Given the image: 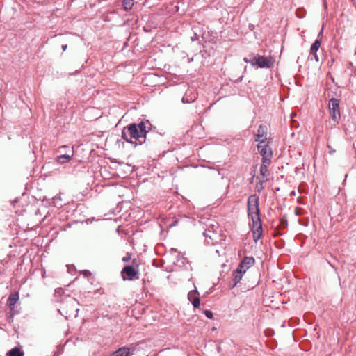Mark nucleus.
Listing matches in <instances>:
<instances>
[{
  "label": "nucleus",
  "mask_w": 356,
  "mask_h": 356,
  "mask_svg": "<svg viewBox=\"0 0 356 356\" xmlns=\"http://www.w3.org/2000/svg\"><path fill=\"white\" fill-rule=\"evenodd\" d=\"M152 128L153 126L148 120H143L139 123H131L123 128L122 138L136 147L145 143L147 134Z\"/></svg>",
  "instance_id": "nucleus-1"
},
{
  "label": "nucleus",
  "mask_w": 356,
  "mask_h": 356,
  "mask_svg": "<svg viewBox=\"0 0 356 356\" xmlns=\"http://www.w3.org/2000/svg\"><path fill=\"white\" fill-rule=\"evenodd\" d=\"M137 268L139 264L136 259L132 260V265H126L121 270V277L124 281L129 280L133 281L138 279V270L134 267Z\"/></svg>",
  "instance_id": "nucleus-2"
},
{
  "label": "nucleus",
  "mask_w": 356,
  "mask_h": 356,
  "mask_svg": "<svg viewBox=\"0 0 356 356\" xmlns=\"http://www.w3.org/2000/svg\"><path fill=\"white\" fill-rule=\"evenodd\" d=\"M340 100L337 98H331L329 100L328 107L330 115L332 120L334 122V125L339 124L341 119Z\"/></svg>",
  "instance_id": "nucleus-3"
},
{
  "label": "nucleus",
  "mask_w": 356,
  "mask_h": 356,
  "mask_svg": "<svg viewBox=\"0 0 356 356\" xmlns=\"http://www.w3.org/2000/svg\"><path fill=\"white\" fill-rule=\"evenodd\" d=\"M270 143L269 140L268 142L261 141V143H258L257 149L262 156L261 162L263 163H271L273 151L269 145Z\"/></svg>",
  "instance_id": "nucleus-4"
},
{
  "label": "nucleus",
  "mask_w": 356,
  "mask_h": 356,
  "mask_svg": "<svg viewBox=\"0 0 356 356\" xmlns=\"http://www.w3.org/2000/svg\"><path fill=\"white\" fill-rule=\"evenodd\" d=\"M248 211L249 216H254L256 220L258 219V215H259V197L255 194L248 197Z\"/></svg>",
  "instance_id": "nucleus-5"
},
{
  "label": "nucleus",
  "mask_w": 356,
  "mask_h": 356,
  "mask_svg": "<svg viewBox=\"0 0 356 356\" xmlns=\"http://www.w3.org/2000/svg\"><path fill=\"white\" fill-rule=\"evenodd\" d=\"M65 301H63L60 309L65 312L66 314H72L74 311L77 312L78 309L74 308L76 300L70 296L65 297Z\"/></svg>",
  "instance_id": "nucleus-6"
},
{
  "label": "nucleus",
  "mask_w": 356,
  "mask_h": 356,
  "mask_svg": "<svg viewBox=\"0 0 356 356\" xmlns=\"http://www.w3.org/2000/svg\"><path fill=\"white\" fill-rule=\"evenodd\" d=\"M268 128L266 125L260 124L258 128L257 133L255 135V141L261 143V141L268 142L271 141L270 138H268Z\"/></svg>",
  "instance_id": "nucleus-7"
},
{
  "label": "nucleus",
  "mask_w": 356,
  "mask_h": 356,
  "mask_svg": "<svg viewBox=\"0 0 356 356\" xmlns=\"http://www.w3.org/2000/svg\"><path fill=\"white\" fill-rule=\"evenodd\" d=\"M274 63L272 57H265L264 56L257 55V67L259 68H270Z\"/></svg>",
  "instance_id": "nucleus-8"
},
{
  "label": "nucleus",
  "mask_w": 356,
  "mask_h": 356,
  "mask_svg": "<svg viewBox=\"0 0 356 356\" xmlns=\"http://www.w3.org/2000/svg\"><path fill=\"white\" fill-rule=\"evenodd\" d=\"M199 293L196 288L189 291L188 293V299L192 303L195 308H197L200 304V300L198 296Z\"/></svg>",
  "instance_id": "nucleus-9"
},
{
  "label": "nucleus",
  "mask_w": 356,
  "mask_h": 356,
  "mask_svg": "<svg viewBox=\"0 0 356 356\" xmlns=\"http://www.w3.org/2000/svg\"><path fill=\"white\" fill-rule=\"evenodd\" d=\"M243 275L238 271L234 270L232 275V280L229 282V288L230 289L236 286L237 284L241 281Z\"/></svg>",
  "instance_id": "nucleus-10"
},
{
  "label": "nucleus",
  "mask_w": 356,
  "mask_h": 356,
  "mask_svg": "<svg viewBox=\"0 0 356 356\" xmlns=\"http://www.w3.org/2000/svg\"><path fill=\"white\" fill-rule=\"evenodd\" d=\"M19 300V293L18 292H13L10 294L8 298V304L10 307L14 306L17 301Z\"/></svg>",
  "instance_id": "nucleus-11"
},
{
  "label": "nucleus",
  "mask_w": 356,
  "mask_h": 356,
  "mask_svg": "<svg viewBox=\"0 0 356 356\" xmlns=\"http://www.w3.org/2000/svg\"><path fill=\"white\" fill-rule=\"evenodd\" d=\"M71 152H72L71 154H65L58 156L57 157L58 163L63 164V163H67L68 161H70L71 160L72 154H73V151H71Z\"/></svg>",
  "instance_id": "nucleus-12"
},
{
  "label": "nucleus",
  "mask_w": 356,
  "mask_h": 356,
  "mask_svg": "<svg viewBox=\"0 0 356 356\" xmlns=\"http://www.w3.org/2000/svg\"><path fill=\"white\" fill-rule=\"evenodd\" d=\"M253 232V240L257 242L260 239L262 235V225H259L257 228L252 230Z\"/></svg>",
  "instance_id": "nucleus-13"
},
{
  "label": "nucleus",
  "mask_w": 356,
  "mask_h": 356,
  "mask_svg": "<svg viewBox=\"0 0 356 356\" xmlns=\"http://www.w3.org/2000/svg\"><path fill=\"white\" fill-rule=\"evenodd\" d=\"M241 263L246 267V269H248L254 264V259L253 257H246L241 261Z\"/></svg>",
  "instance_id": "nucleus-14"
},
{
  "label": "nucleus",
  "mask_w": 356,
  "mask_h": 356,
  "mask_svg": "<svg viewBox=\"0 0 356 356\" xmlns=\"http://www.w3.org/2000/svg\"><path fill=\"white\" fill-rule=\"evenodd\" d=\"M8 356H24V352L22 351L19 348L15 347L8 352Z\"/></svg>",
  "instance_id": "nucleus-15"
},
{
  "label": "nucleus",
  "mask_w": 356,
  "mask_h": 356,
  "mask_svg": "<svg viewBox=\"0 0 356 356\" xmlns=\"http://www.w3.org/2000/svg\"><path fill=\"white\" fill-rule=\"evenodd\" d=\"M270 163H261L260 166V175L262 176V179H264L268 175V167Z\"/></svg>",
  "instance_id": "nucleus-16"
},
{
  "label": "nucleus",
  "mask_w": 356,
  "mask_h": 356,
  "mask_svg": "<svg viewBox=\"0 0 356 356\" xmlns=\"http://www.w3.org/2000/svg\"><path fill=\"white\" fill-rule=\"evenodd\" d=\"M321 41L320 39H316L315 40V42L312 44L311 47H310V50H309V52L310 53H315V52H317V51L318 50L320 46H321Z\"/></svg>",
  "instance_id": "nucleus-17"
},
{
  "label": "nucleus",
  "mask_w": 356,
  "mask_h": 356,
  "mask_svg": "<svg viewBox=\"0 0 356 356\" xmlns=\"http://www.w3.org/2000/svg\"><path fill=\"white\" fill-rule=\"evenodd\" d=\"M250 217H251V219H252V230L255 229L256 228L259 227V225H262L261 220V218H260V215H258V219L257 220H256V218H254V216H252Z\"/></svg>",
  "instance_id": "nucleus-18"
},
{
  "label": "nucleus",
  "mask_w": 356,
  "mask_h": 356,
  "mask_svg": "<svg viewBox=\"0 0 356 356\" xmlns=\"http://www.w3.org/2000/svg\"><path fill=\"white\" fill-rule=\"evenodd\" d=\"M243 60L246 63H250L252 66H257V55L255 56H252L250 58L245 57Z\"/></svg>",
  "instance_id": "nucleus-19"
},
{
  "label": "nucleus",
  "mask_w": 356,
  "mask_h": 356,
  "mask_svg": "<svg viewBox=\"0 0 356 356\" xmlns=\"http://www.w3.org/2000/svg\"><path fill=\"white\" fill-rule=\"evenodd\" d=\"M257 179H259V183L257 184L255 188L257 191L261 192L264 189V184L266 182V180L259 177H257Z\"/></svg>",
  "instance_id": "nucleus-20"
},
{
  "label": "nucleus",
  "mask_w": 356,
  "mask_h": 356,
  "mask_svg": "<svg viewBox=\"0 0 356 356\" xmlns=\"http://www.w3.org/2000/svg\"><path fill=\"white\" fill-rule=\"evenodd\" d=\"M133 5V0H123L122 6L126 10L131 9Z\"/></svg>",
  "instance_id": "nucleus-21"
},
{
  "label": "nucleus",
  "mask_w": 356,
  "mask_h": 356,
  "mask_svg": "<svg viewBox=\"0 0 356 356\" xmlns=\"http://www.w3.org/2000/svg\"><path fill=\"white\" fill-rule=\"evenodd\" d=\"M287 226H288V222H287V220H286V217L284 215L280 220L279 227L280 229H284V228L287 227Z\"/></svg>",
  "instance_id": "nucleus-22"
},
{
  "label": "nucleus",
  "mask_w": 356,
  "mask_h": 356,
  "mask_svg": "<svg viewBox=\"0 0 356 356\" xmlns=\"http://www.w3.org/2000/svg\"><path fill=\"white\" fill-rule=\"evenodd\" d=\"M195 99H196V95H193V96L191 97L190 98H188L187 95H185V96H184L182 97L181 101H182V102L184 104H185V103H190V102H193Z\"/></svg>",
  "instance_id": "nucleus-23"
},
{
  "label": "nucleus",
  "mask_w": 356,
  "mask_h": 356,
  "mask_svg": "<svg viewBox=\"0 0 356 356\" xmlns=\"http://www.w3.org/2000/svg\"><path fill=\"white\" fill-rule=\"evenodd\" d=\"M247 269L246 267L243 265L241 262L238 264L237 268L235 270V271H238L241 273V275H243L246 272Z\"/></svg>",
  "instance_id": "nucleus-24"
},
{
  "label": "nucleus",
  "mask_w": 356,
  "mask_h": 356,
  "mask_svg": "<svg viewBox=\"0 0 356 356\" xmlns=\"http://www.w3.org/2000/svg\"><path fill=\"white\" fill-rule=\"evenodd\" d=\"M131 259V254L127 252L125 256L122 257V261L124 262H128Z\"/></svg>",
  "instance_id": "nucleus-25"
},
{
  "label": "nucleus",
  "mask_w": 356,
  "mask_h": 356,
  "mask_svg": "<svg viewBox=\"0 0 356 356\" xmlns=\"http://www.w3.org/2000/svg\"><path fill=\"white\" fill-rule=\"evenodd\" d=\"M204 314L208 318L211 319V318H213V312L210 310H204Z\"/></svg>",
  "instance_id": "nucleus-26"
},
{
  "label": "nucleus",
  "mask_w": 356,
  "mask_h": 356,
  "mask_svg": "<svg viewBox=\"0 0 356 356\" xmlns=\"http://www.w3.org/2000/svg\"><path fill=\"white\" fill-rule=\"evenodd\" d=\"M310 54H312V57L311 58V60L314 59L316 62L319 61V58H318V55L316 54V52H315V53H310Z\"/></svg>",
  "instance_id": "nucleus-27"
},
{
  "label": "nucleus",
  "mask_w": 356,
  "mask_h": 356,
  "mask_svg": "<svg viewBox=\"0 0 356 356\" xmlns=\"http://www.w3.org/2000/svg\"><path fill=\"white\" fill-rule=\"evenodd\" d=\"M210 233H211V232L209 230H208V231L206 230L204 232L203 234L206 238L209 237L210 239L213 240L212 236L209 234Z\"/></svg>",
  "instance_id": "nucleus-28"
},
{
  "label": "nucleus",
  "mask_w": 356,
  "mask_h": 356,
  "mask_svg": "<svg viewBox=\"0 0 356 356\" xmlns=\"http://www.w3.org/2000/svg\"><path fill=\"white\" fill-rule=\"evenodd\" d=\"M327 149H329V152H329V154H334V153L335 152V149H333V148L331 147V145H330L327 144Z\"/></svg>",
  "instance_id": "nucleus-29"
},
{
  "label": "nucleus",
  "mask_w": 356,
  "mask_h": 356,
  "mask_svg": "<svg viewBox=\"0 0 356 356\" xmlns=\"http://www.w3.org/2000/svg\"><path fill=\"white\" fill-rule=\"evenodd\" d=\"M323 27L322 28L321 31L318 33V38H320V37H321L323 35Z\"/></svg>",
  "instance_id": "nucleus-30"
},
{
  "label": "nucleus",
  "mask_w": 356,
  "mask_h": 356,
  "mask_svg": "<svg viewBox=\"0 0 356 356\" xmlns=\"http://www.w3.org/2000/svg\"><path fill=\"white\" fill-rule=\"evenodd\" d=\"M61 47H62L63 51H65L67 49V44H63Z\"/></svg>",
  "instance_id": "nucleus-31"
},
{
  "label": "nucleus",
  "mask_w": 356,
  "mask_h": 356,
  "mask_svg": "<svg viewBox=\"0 0 356 356\" xmlns=\"http://www.w3.org/2000/svg\"><path fill=\"white\" fill-rule=\"evenodd\" d=\"M60 291H61V290H60V289H56V290L55 291V294L56 295V294L59 293Z\"/></svg>",
  "instance_id": "nucleus-32"
},
{
  "label": "nucleus",
  "mask_w": 356,
  "mask_h": 356,
  "mask_svg": "<svg viewBox=\"0 0 356 356\" xmlns=\"http://www.w3.org/2000/svg\"><path fill=\"white\" fill-rule=\"evenodd\" d=\"M143 291H145V280H143Z\"/></svg>",
  "instance_id": "nucleus-33"
},
{
  "label": "nucleus",
  "mask_w": 356,
  "mask_h": 356,
  "mask_svg": "<svg viewBox=\"0 0 356 356\" xmlns=\"http://www.w3.org/2000/svg\"><path fill=\"white\" fill-rule=\"evenodd\" d=\"M196 40L195 36V37H191V40H192V41H194V40Z\"/></svg>",
  "instance_id": "nucleus-34"
}]
</instances>
